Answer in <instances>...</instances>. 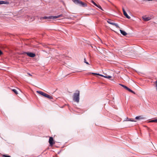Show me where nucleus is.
<instances>
[{"instance_id": "1", "label": "nucleus", "mask_w": 157, "mask_h": 157, "mask_svg": "<svg viewBox=\"0 0 157 157\" xmlns=\"http://www.w3.org/2000/svg\"><path fill=\"white\" fill-rule=\"evenodd\" d=\"M80 92L78 90H76L73 96V100L74 101L78 103L79 101Z\"/></svg>"}, {"instance_id": "2", "label": "nucleus", "mask_w": 157, "mask_h": 157, "mask_svg": "<svg viewBox=\"0 0 157 157\" xmlns=\"http://www.w3.org/2000/svg\"><path fill=\"white\" fill-rule=\"evenodd\" d=\"M72 1L76 4L80 6L85 7L86 6V4L79 0H72Z\"/></svg>"}, {"instance_id": "3", "label": "nucleus", "mask_w": 157, "mask_h": 157, "mask_svg": "<svg viewBox=\"0 0 157 157\" xmlns=\"http://www.w3.org/2000/svg\"><path fill=\"white\" fill-rule=\"evenodd\" d=\"M107 22L108 23L115 26L117 28H120L117 24L114 22L113 21L111 20L110 19H108V20H107Z\"/></svg>"}, {"instance_id": "4", "label": "nucleus", "mask_w": 157, "mask_h": 157, "mask_svg": "<svg viewBox=\"0 0 157 157\" xmlns=\"http://www.w3.org/2000/svg\"><path fill=\"white\" fill-rule=\"evenodd\" d=\"M119 85L123 87H124L126 90L128 91L129 92H130L132 93H133L134 94H135V93L134 91H133L132 90H131L130 89L128 88V87L126 86L121 84H120Z\"/></svg>"}, {"instance_id": "5", "label": "nucleus", "mask_w": 157, "mask_h": 157, "mask_svg": "<svg viewBox=\"0 0 157 157\" xmlns=\"http://www.w3.org/2000/svg\"><path fill=\"white\" fill-rule=\"evenodd\" d=\"M27 55L31 57H34L35 56V54L29 52H27L25 53Z\"/></svg>"}, {"instance_id": "6", "label": "nucleus", "mask_w": 157, "mask_h": 157, "mask_svg": "<svg viewBox=\"0 0 157 157\" xmlns=\"http://www.w3.org/2000/svg\"><path fill=\"white\" fill-rule=\"evenodd\" d=\"M143 19L145 21H147L150 20L151 19V18L150 17H147L146 16H144L142 17Z\"/></svg>"}, {"instance_id": "7", "label": "nucleus", "mask_w": 157, "mask_h": 157, "mask_svg": "<svg viewBox=\"0 0 157 157\" xmlns=\"http://www.w3.org/2000/svg\"><path fill=\"white\" fill-rule=\"evenodd\" d=\"M99 76H101L109 79H110L112 77L111 76H109L107 74H105L104 75H102L99 74Z\"/></svg>"}, {"instance_id": "8", "label": "nucleus", "mask_w": 157, "mask_h": 157, "mask_svg": "<svg viewBox=\"0 0 157 157\" xmlns=\"http://www.w3.org/2000/svg\"><path fill=\"white\" fill-rule=\"evenodd\" d=\"M122 10L123 12L124 15L128 19H130L131 17L130 16H129L128 14H127V13L125 11L124 9V8H122Z\"/></svg>"}, {"instance_id": "9", "label": "nucleus", "mask_w": 157, "mask_h": 157, "mask_svg": "<svg viewBox=\"0 0 157 157\" xmlns=\"http://www.w3.org/2000/svg\"><path fill=\"white\" fill-rule=\"evenodd\" d=\"M49 142L50 145L52 146L53 144H54V143L53 142V139L52 137H50L49 139Z\"/></svg>"}, {"instance_id": "10", "label": "nucleus", "mask_w": 157, "mask_h": 157, "mask_svg": "<svg viewBox=\"0 0 157 157\" xmlns=\"http://www.w3.org/2000/svg\"><path fill=\"white\" fill-rule=\"evenodd\" d=\"M62 16V15H58L56 16H51L49 17V19H55L57 18L61 17Z\"/></svg>"}, {"instance_id": "11", "label": "nucleus", "mask_w": 157, "mask_h": 157, "mask_svg": "<svg viewBox=\"0 0 157 157\" xmlns=\"http://www.w3.org/2000/svg\"><path fill=\"white\" fill-rule=\"evenodd\" d=\"M26 17H27L26 20H29L30 21H33L35 19L34 17H29L28 15H27Z\"/></svg>"}, {"instance_id": "12", "label": "nucleus", "mask_w": 157, "mask_h": 157, "mask_svg": "<svg viewBox=\"0 0 157 157\" xmlns=\"http://www.w3.org/2000/svg\"><path fill=\"white\" fill-rule=\"evenodd\" d=\"M44 97H46L49 99H53V97L52 96H51L47 94H46V93H45V94L44 95Z\"/></svg>"}, {"instance_id": "13", "label": "nucleus", "mask_w": 157, "mask_h": 157, "mask_svg": "<svg viewBox=\"0 0 157 157\" xmlns=\"http://www.w3.org/2000/svg\"><path fill=\"white\" fill-rule=\"evenodd\" d=\"M144 118L142 116L136 117L135 119L136 120H142L144 119Z\"/></svg>"}, {"instance_id": "14", "label": "nucleus", "mask_w": 157, "mask_h": 157, "mask_svg": "<svg viewBox=\"0 0 157 157\" xmlns=\"http://www.w3.org/2000/svg\"><path fill=\"white\" fill-rule=\"evenodd\" d=\"M120 31L121 32V33L124 36H126L127 34L124 31L122 30H120Z\"/></svg>"}, {"instance_id": "15", "label": "nucleus", "mask_w": 157, "mask_h": 157, "mask_svg": "<svg viewBox=\"0 0 157 157\" xmlns=\"http://www.w3.org/2000/svg\"><path fill=\"white\" fill-rule=\"evenodd\" d=\"M37 93L39 94H40L43 95V96H44V95L45 94V93H44V92H43L42 91H36Z\"/></svg>"}, {"instance_id": "16", "label": "nucleus", "mask_w": 157, "mask_h": 157, "mask_svg": "<svg viewBox=\"0 0 157 157\" xmlns=\"http://www.w3.org/2000/svg\"><path fill=\"white\" fill-rule=\"evenodd\" d=\"M148 122H155L157 123V118L150 121Z\"/></svg>"}, {"instance_id": "17", "label": "nucleus", "mask_w": 157, "mask_h": 157, "mask_svg": "<svg viewBox=\"0 0 157 157\" xmlns=\"http://www.w3.org/2000/svg\"><path fill=\"white\" fill-rule=\"evenodd\" d=\"M12 90L13 92L16 94H18V93L17 90L15 89H13Z\"/></svg>"}, {"instance_id": "18", "label": "nucleus", "mask_w": 157, "mask_h": 157, "mask_svg": "<svg viewBox=\"0 0 157 157\" xmlns=\"http://www.w3.org/2000/svg\"><path fill=\"white\" fill-rule=\"evenodd\" d=\"M5 4H6V2L5 1H0V5Z\"/></svg>"}, {"instance_id": "19", "label": "nucleus", "mask_w": 157, "mask_h": 157, "mask_svg": "<svg viewBox=\"0 0 157 157\" xmlns=\"http://www.w3.org/2000/svg\"><path fill=\"white\" fill-rule=\"evenodd\" d=\"M2 157H11L10 156V155H2Z\"/></svg>"}, {"instance_id": "20", "label": "nucleus", "mask_w": 157, "mask_h": 157, "mask_svg": "<svg viewBox=\"0 0 157 157\" xmlns=\"http://www.w3.org/2000/svg\"><path fill=\"white\" fill-rule=\"evenodd\" d=\"M92 2L94 5L98 7V6L94 1H92Z\"/></svg>"}, {"instance_id": "21", "label": "nucleus", "mask_w": 157, "mask_h": 157, "mask_svg": "<svg viewBox=\"0 0 157 157\" xmlns=\"http://www.w3.org/2000/svg\"><path fill=\"white\" fill-rule=\"evenodd\" d=\"M84 63H86V64H89L86 61V59L85 58L84 59Z\"/></svg>"}, {"instance_id": "22", "label": "nucleus", "mask_w": 157, "mask_h": 157, "mask_svg": "<svg viewBox=\"0 0 157 157\" xmlns=\"http://www.w3.org/2000/svg\"><path fill=\"white\" fill-rule=\"evenodd\" d=\"M99 9L101 10L102 11H104V10L102 9L101 7L99 5Z\"/></svg>"}, {"instance_id": "23", "label": "nucleus", "mask_w": 157, "mask_h": 157, "mask_svg": "<svg viewBox=\"0 0 157 157\" xmlns=\"http://www.w3.org/2000/svg\"><path fill=\"white\" fill-rule=\"evenodd\" d=\"M155 84L156 85V91H157V80L155 82Z\"/></svg>"}, {"instance_id": "24", "label": "nucleus", "mask_w": 157, "mask_h": 157, "mask_svg": "<svg viewBox=\"0 0 157 157\" xmlns=\"http://www.w3.org/2000/svg\"><path fill=\"white\" fill-rule=\"evenodd\" d=\"M49 17H42V18L43 19H49Z\"/></svg>"}, {"instance_id": "25", "label": "nucleus", "mask_w": 157, "mask_h": 157, "mask_svg": "<svg viewBox=\"0 0 157 157\" xmlns=\"http://www.w3.org/2000/svg\"><path fill=\"white\" fill-rule=\"evenodd\" d=\"M100 41L101 43L102 44V40L101 39H100L99 38V42Z\"/></svg>"}, {"instance_id": "26", "label": "nucleus", "mask_w": 157, "mask_h": 157, "mask_svg": "<svg viewBox=\"0 0 157 157\" xmlns=\"http://www.w3.org/2000/svg\"><path fill=\"white\" fill-rule=\"evenodd\" d=\"M91 74H93V75H98V73H91Z\"/></svg>"}, {"instance_id": "27", "label": "nucleus", "mask_w": 157, "mask_h": 157, "mask_svg": "<svg viewBox=\"0 0 157 157\" xmlns=\"http://www.w3.org/2000/svg\"><path fill=\"white\" fill-rule=\"evenodd\" d=\"M3 54V53L2 52L1 50H0V56L2 55Z\"/></svg>"}, {"instance_id": "28", "label": "nucleus", "mask_w": 157, "mask_h": 157, "mask_svg": "<svg viewBox=\"0 0 157 157\" xmlns=\"http://www.w3.org/2000/svg\"><path fill=\"white\" fill-rule=\"evenodd\" d=\"M129 121H135V122L136 121H134V120H132V119H131Z\"/></svg>"}, {"instance_id": "29", "label": "nucleus", "mask_w": 157, "mask_h": 157, "mask_svg": "<svg viewBox=\"0 0 157 157\" xmlns=\"http://www.w3.org/2000/svg\"><path fill=\"white\" fill-rule=\"evenodd\" d=\"M135 71L136 72H137V73H140V72L138 71H137V70H135Z\"/></svg>"}, {"instance_id": "30", "label": "nucleus", "mask_w": 157, "mask_h": 157, "mask_svg": "<svg viewBox=\"0 0 157 157\" xmlns=\"http://www.w3.org/2000/svg\"><path fill=\"white\" fill-rule=\"evenodd\" d=\"M27 74H28L29 76H32V75L30 74L29 73H27Z\"/></svg>"}, {"instance_id": "31", "label": "nucleus", "mask_w": 157, "mask_h": 157, "mask_svg": "<svg viewBox=\"0 0 157 157\" xmlns=\"http://www.w3.org/2000/svg\"><path fill=\"white\" fill-rule=\"evenodd\" d=\"M125 68H129V67H125Z\"/></svg>"}]
</instances>
